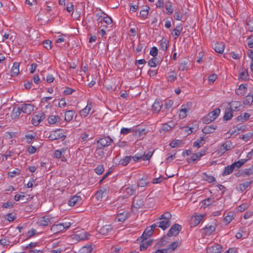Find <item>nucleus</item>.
<instances>
[{"label":"nucleus","mask_w":253,"mask_h":253,"mask_svg":"<svg viewBox=\"0 0 253 253\" xmlns=\"http://www.w3.org/2000/svg\"><path fill=\"white\" fill-rule=\"evenodd\" d=\"M181 144H182L181 140H173L172 142H171L169 144V145L172 148H175L176 147L179 146Z\"/></svg>","instance_id":"3c124183"},{"label":"nucleus","mask_w":253,"mask_h":253,"mask_svg":"<svg viewBox=\"0 0 253 253\" xmlns=\"http://www.w3.org/2000/svg\"><path fill=\"white\" fill-rule=\"evenodd\" d=\"M163 104L161 101L156 99L152 107V111L154 113H158L161 110Z\"/></svg>","instance_id":"ddd939ff"},{"label":"nucleus","mask_w":253,"mask_h":253,"mask_svg":"<svg viewBox=\"0 0 253 253\" xmlns=\"http://www.w3.org/2000/svg\"><path fill=\"white\" fill-rule=\"evenodd\" d=\"M104 152L103 150V148L97 146V148L95 152V156L96 158L101 159L104 157Z\"/></svg>","instance_id":"c756f323"},{"label":"nucleus","mask_w":253,"mask_h":253,"mask_svg":"<svg viewBox=\"0 0 253 253\" xmlns=\"http://www.w3.org/2000/svg\"><path fill=\"white\" fill-rule=\"evenodd\" d=\"M126 192L130 196L134 195L136 192V187L135 185H131L126 189Z\"/></svg>","instance_id":"a19ab883"},{"label":"nucleus","mask_w":253,"mask_h":253,"mask_svg":"<svg viewBox=\"0 0 253 253\" xmlns=\"http://www.w3.org/2000/svg\"><path fill=\"white\" fill-rule=\"evenodd\" d=\"M39 223L41 226H46L49 224L51 223V222L50 218L47 216H43L40 219Z\"/></svg>","instance_id":"393cba45"},{"label":"nucleus","mask_w":253,"mask_h":253,"mask_svg":"<svg viewBox=\"0 0 253 253\" xmlns=\"http://www.w3.org/2000/svg\"><path fill=\"white\" fill-rule=\"evenodd\" d=\"M43 46L47 49L51 48V42L49 40H45L43 42Z\"/></svg>","instance_id":"bf43d9fd"},{"label":"nucleus","mask_w":253,"mask_h":253,"mask_svg":"<svg viewBox=\"0 0 253 253\" xmlns=\"http://www.w3.org/2000/svg\"><path fill=\"white\" fill-rule=\"evenodd\" d=\"M97 16H99L97 20L98 21L99 23H102V22H104L106 23L107 24H110L112 22V18L106 15L105 17L104 18H102V16L99 15L98 13L97 14Z\"/></svg>","instance_id":"6ab92c4d"},{"label":"nucleus","mask_w":253,"mask_h":253,"mask_svg":"<svg viewBox=\"0 0 253 253\" xmlns=\"http://www.w3.org/2000/svg\"><path fill=\"white\" fill-rule=\"evenodd\" d=\"M149 183V181L146 177H142L137 182V186L138 187H146Z\"/></svg>","instance_id":"c9c22d12"},{"label":"nucleus","mask_w":253,"mask_h":253,"mask_svg":"<svg viewBox=\"0 0 253 253\" xmlns=\"http://www.w3.org/2000/svg\"><path fill=\"white\" fill-rule=\"evenodd\" d=\"M198 156H197V154L196 153H194L192 154L191 158L188 159L187 160V161L188 163H190L192 162L194 163L195 161L197 160L198 159Z\"/></svg>","instance_id":"0e129e2a"},{"label":"nucleus","mask_w":253,"mask_h":253,"mask_svg":"<svg viewBox=\"0 0 253 253\" xmlns=\"http://www.w3.org/2000/svg\"><path fill=\"white\" fill-rule=\"evenodd\" d=\"M58 119H59L58 116L52 115L48 117V121L50 124H54L57 121Z\"/></svg>","instance_id":"de8ad7c7"},{"label":"nucleus","mask_w":253,"mask_h":253,"mask_svg":"<svg viewBox=\"0 0 253 253\" xmlns=\"http://www.w3.org/2000/svg\"><path fill=\"white\" fill-rule=\"evenodd\" d=\"M182 229V226L177 223L173 224L169 230L167 235L169 237H171L173 236H177L180 231Z\"/></svg>","instance_id":"7ed1b4c3"},{"label":"nucleus","mask_w":253,"mask_h":253,"mask_svg":"<svg viewBox=\"0 0 253 253\" xmlns=\"http://www.w3.org/2000/svg\"><path fill=\"white\" fill-rule=\"evenodd\" d=\"M247 159H241V160L233 163V165L235 167V169L236 170L239 169L247 162Z\"/></svg>","instance_id":"4c0bfd02"},{"label":"nucleus","mask_w":253,"mask_h":253,"mask_svg":"<svg viewBox=\"0 0 253 253\" xmlns=\"http://www.w3.org/2000/svg\"><path fill=\"white\" fill-rule=\"evenodd\" d=\"M158 227L165 230L170 226V221L166 219L157 222Z\"/></svg>","instance_id":"412c9836"},{"label":"nucleus","mask_w":253,"mask_h":253,"mask_svg":"<svg viewBox=\"0 0 253 253\" xmlns=\"http://www.w3.org/2000/svg\"><path fill=\"white\" fill-rule=\"evenodd\" d=\"M152 233L153 232L151 231V228L147 227L143 232L140 238H142L143 240H146L148 237H149L151 235Z\"/></svg>","instance_id":"2f4dec72"},{"label":"nucleus","mask_w":253,"mask_h":253,"mask_svg":"<svg viewBox=\"0 0 253 253\" xmlns=\"http://www.w3.org/2000/svg\"><path fill=\"white\" fill-rule=\"evenodd\" d=\"M20 107L22 112L27 114H30L34 109V106L31 104H22Z\"/></svg>","instance_id":"0eeeda50"},{"label":"nucleus","mask_w":253,"mask_h":253,"mask_svg":"<svg viewBox=\"0 0 253 253\" xmlns=\"http://www.w3.org/2000/svg\"><path fill=\"white\" fill-rule=\"evenodd\" d=\"M50 229L52 232L56 234L64 230V227L61 223L57 222L51 226Z\"/></svg>","instance_id":"9d476101"},{"label":"nucleus","mask_w":253,"mask_h":253,"mask_svg":"<svg viewBox=\"0 0 253 253\" xmlns=\"http://www.w3.org/2000/svg\"><path fill=\"white\" fill-rule=\"evenodd\" d=\"M44 118L42 114H39L33 116L32 119V123L35 126H37Z\"/></svg>","instance_id":"dca6fc26"},{"label":"nucleus","mask_w":253,"mask_h":253,"mask_svg":"<svg viewBox=\"0 0 253 253\" xmlns=\"http://www.w3.org/2000/svg\"><path fill=\"white\" fill-rule=\"evenodd\" d=\"M247 91V84H241L239 85V88L236 90V94L240 96L245 95Z\"/></svg>","instance_id":"f8f14e48"},{"label":"nucleus","mask_w":253,"mask_h":253,"mask_svg":"<svg viewBox=\"0 0 253 253\" xmlns=\"http://www.w3.org/2000/svg\"><path fill=\"white\" fill-rule=\"evenodd\" d=\"M253 180H250L249 181H246L244 183H241L238 185L237 187L238 190H240L241 191H244L246 189L247 187L253 182Z\"/></svg>","instance_id":"473e14b6"},{"label":"nucleus","mask_w":253,"mask_h":253,"mask_svg":"<svg viewBox=\"0 0 253 253\" xmlns=\"http://www.w3.org/2000/svg\"><path fill=\"white\" fill-rule=\"evenodd\" d=\"M222 250V247L216 244L210 247L208 249V253H220Z\"/></svg>","instance_id":"2eb2a0df"},{"label":"nucleus","mask_w":253,"mask_h":253,"mask_svg":"<svg viewBox=\"0 0 253 253\" xmlns=\"http://www.w3.org/2000/svg\"><path fill=\"white\" fill-rule=\"evenodd\" d=\"M130 161V156H126L120 161V164L123 166H126Z\"/></svg>","instance_id":"79ce46f5"},{"label":"nucleus","mask_w":253,"mask_h":253,"mask_svg":"<svg viewBox=\"0 0 253 253\" xmlns=\"http://www.w3.org/2000/svg\"><path fill=\"white\" fill-rule=\"evenodd\" d=\"M19 62H14L13 64V66L11 69V76L12 77H15L17 76L19 73Z\"/></svg>","instance_id":"a211bd4d"},{"label":"nucleus","mask_w":253,"mask_h":253,"mask_svg":"<svg viewBox=\"0 0 253 253\" xmlns=\"http://www.w3.org/2000/svg\"><path fill=\"white\" fill-rule=\"evenodd\" d=\"M157 59L156 58H152V59H150L148 62V65L151 67H155L156 66V61Z\"/></svg>","instance_id":"052dcab7"},{"label":"nucleus","mask_w":253,"mask_h":253,"mask_svg":"<svg viewBox=\"0 0 253 253\" xmlns=\"http://www.w3.org/2000/svg\"><path fill=\"white\" fill-rule=\"evenodd\" d=\"M150 7L148 6H144L143 8L140 12V16L143 19H145L147 17L150 10Z\"/></svg>","instance_id":"bb28decb"},{"label":"nucleus","mask_w":253,"mask_h":253,"mask_svg":"<svg viewBox=\"0 0 253 253\" xmlns=\"http://www.w3.org/2000/svg\"><path fill=\"white\" fill-rule=\"evenodd\" d=\"M204 144V137H201L198 139L193 144V147L200 148L201 145Z\"/></svg>","instance_id":"37998d69"},{"label":"nucleus","mask_w":253,"mask_h":253,"mask_svg":"<svg viewBox=\"0 0 253 253\" xmlns=\"http://www.w3.org/2000/svg\"><path fill=\"white\" fill-rule=\"evenodd\" d=\"M176 79V74L174 73H173L171 75H169L168 77V81L172 83Z\"/></svg>","instance_id":"774afa93"},{"label":"nucleus","mask_w":253,"mask_h":253,"mask_svg":"<svg viewBox=\"0 0 253 253\" xmlns=\"http://www.w3.org/2000/svg\"><path fill=\"white\" fill-rule=\"evenodd\" d=\"M230 142L227 141L221 145L220 149L221 151H223V153H224L226 151H228L230 149Z\"/></svg>","instance_id":"c03bdc74"},{"label":"nucleus","mask_w":253,"mask_h":253,"mask_svg":"<svg viewBox=\"0 0 253 253\" xmlns=\"http://www.w3.org/2000/svg\"><path fill=\"white\" fill-rule=\"evenodd\" d=\"M95 172L100 175L103 173L104 169L103 165H98L94 169Z\"/></svg>","instance_id":"09e8293b"},{"label":"nucleus","mask_w":253,"mask_h":253,"mask_svg":"<svg viewBox=\"0 0 253 253\" xmlns=\"http://www.w3.org/2000/svg\"><path fill=\"white\" fill-rule=\"evenodd\" d=\"M25 138L26 139V141L28 143H30L35 138V135L34 134H27L25 136Z\"/></svg>","instance_id":"e2e57ef3"},{"label":"nucleus","mask_w":253,"mask_h":253,"mask_svg":"<svg viewBox=\"0 0 253 253\" xmlns=\"http://www.w3.org/2000/svg\"><path fill=\"white\" fill-rule=\"evenodd\" d=\"M243 104L245 105L250 106L253 102V94L249 93L245 98L243 100Z\"/></svg>","instance_id":"aec40b11"},{"label":"nucleus","mask_w":253,"mask_h":253,"mask_svg":"<svg viewBox=\"0 0 253 253\" xmlns=\"http://www.w3.org/2000/svg\"><path fill=\"white\" fill-rule=\"evenodd\" d=\"M112 229L113 228L111 225H106L99 229V232L103 235H108L112 232Z\"/></svg>","instance_id":"4468645a"},{"label":"nucleus","mask_w":253,"mask_h":253,"mask_svg":"<svg viewBox=\"0 0 253 253\" xmlns=\"http://www.w3.org/2000/svg\"><path fill=\"white\" fill-rule=\"evenodd\" d=\"M245 126H236V129L234 131H232L231 132H230V131H229L228 133H230V135H233L234 134V133L236 132V130H237L238 131V132L237 133V134H238L240 132L243 131L245 130Z\"/></svg>","instance_id":"49530a36"},{"label":"nucleus","mask_w":253,"mask_h":253,"mask_svg":"<svg viewBox=\"0 0 253 253\" xmlns=\"http://www.w3.org/2000/svg\"><path fill=\"white\" fill-rule=\"evenodd\" d=\"M91 109V105H87L84 108L81 110L79 112L82 117H85L89 114Z\"/></svg>","instance_id":"cd10ccee"},{"label":"nucleus","mask_w":253,"mask_h":253,"mask_svg":"<svg viewBox=\"0 0 253 253\" xmlns=\"http://www.w3.org/2000/svg\"><path fill=\"white\" fill-rule=\"evenodd\" d=\"M83 203L82 198L77 195L73 196L68 201V205L70 206H80Z\"/></svg>","instance_id":"20e7f679"},{"label":"nucleus","mask_w":253,"mask_h":253,"mask_svg":"<svg viewBox=\"0 0 253 253\" xmlns=\"http://www.w3.org/2000/svg\"><path fill=\"white\" fill-rule=\"evenodd\" d=\"M144 205V201L142 199H134L132 206L136 209L141 208Z\"/></svg>","instance_id":"5701e85b"},{"label":"nucleus","mask_w":253,"mask_h":253,"mask_svg":"<svg viewBox=\"0 0 253 253\" xmlns=\"http://www.w3.org/2000/svg\"><path fill=\"white\" fill-rule=\"evenodd\" d=\"M182 13L180 10L177 9L175 10L174 14V18L176 20H181L182 19Z\"/></svg>","instance_id":"a18cd8bd"},{"label":"nucleus","mask_w":253,"mask_h":253,"mask_svg":"<svg viewBox=\"0 0 253 253\" xmlns=\"http://www.w3.org/2000/svg\"><path fill=\"white\" fill-rule=\"evenodd\" d=\"M129 216V212L128 211H119L116 217V220L118 221L124 222L125 221Z\"/></svg>","instance_id":"6e6552de"},{"label":"nucleus","mask_w":253,"mask_h":253,"mask_svg":"<svg viewBox=\"0 0 253 253\" xmlns=\"http://www.w3.org/2000/svg\"><path fill=\"white\" fill-rule=\"evenodd\" d=\"M203 179L208 181L209 183H212L215 181V178L212 175H208L206 172H204L202 174Z\"/></svg>","instance_id":"f704fd0d"},{"label":"nucleus","mask_w":253,"mask_h":253,"mask_svg":"<svg viewBox=\"0 0 253 253\" xmlns=\"http://www.w3.org/2000/svg\"><path fill=\"white\" fill-rule=\"evenodd\" d=\"M160 48L161 50L165 51L168 48V43L166 41H161L160 42Z\"/></svg>","instance_id":"680f3d73"},{"label":"nucleus","mask_w":253,"mask_h":253,"mask_svg":"<svg viewBox=\"0 0 253 253\" xmlns=\"http://www.w3.org/2000/svg\"><path fill=\"white\" fill-rule=\"evenodd\" d=\"M244 173L247 175H250L253 174V165L251 168L245 169Z\"/></svg>","instance_id":"338daca9"},{"label":"nucleus","mask_w":253,"mask_h":253,"mask_svg":"<svg viewBox=\"0 0 253 253\" xmlns=\"http://www.w3.org/2000/svg\"><path fill=\"white\" fill-rule=\"evenodd\" d=\"M179 70L184 71L188 70L187 62L183 61L180 63Z\"/></svg>","instance_id":"8fccbe9b"},{"label":"nucleus","mask_w":253,"mask_h":253,"mask_svg":"<svg viewBox=\"0 0 253 253\" xmlns=\"http://www.w3.org/2000/svg\"><path fill=\"white\" fill-rule=\"evenodd\" d=\"M92 250L93 249L90 245L84 246L81 249L83 253H90Z\"/></svg>","instance_id":"603ef678"},{"label":"nucleus","mask_w":253,"mask_h":253,"mask_svg":"<svg viewBox=\"0 0 253 253\" xmlns=\"http://www.w3.org/2000/svg\"><path fill=\"white\" fill-rule=\"evenodd\" d=\"M203 215H199L192 216L190 220V225L191 227L197 226L202 220Z\"/></svg>","instance_id":"1a4fd4ad"},{"label":"nucleus","mask_w":253,"mask_h":253,"mask_svg":"<svg viewBox=\"0 0 253 253\" xmlns=\"http://www.w3.org/2000/svg\"><path fill=\"white\" fill-rule=\"evenodd\" d=\"M20 174V170L17 169L15 170L10 171L8 173V176L9 177L12 178L15 175H18Z\"/></svg>","instance_id":"864d4df0"},{"label":"nucleus","mask_w":253,"mask_h":253,"mask_svg":"<svg viewBox=\"0 0 253 253\" xmlns=\"http://www.w3.org/2000/svg\"><path fill=\"white\" fill-rule=\"evenodd\" d=\"M60 132V129L53 131L50 133L48 137L50 140H57L60 138L65 139L66 136Z\"/></svg>","instance_id":"423d86ee"},{"label":"nucleus","mask_w":253,"mask_h":253,"mask_svg":"<svg viewBox=\"0 0 253 253\" xmlns=\"http://www.w3.org/2000/svg\"><path fill=\"white\" fill-rule=\"evenodd\" d=\"M220 112V109L218 108H216L213 111L210 112L205 116L203 119V122L206 124H209L215 120L219 116Z\"/></svg>","instance_id":"f257e3e1"},{"label":"nucleus","mask_w":253,"mask_h":253,"mask_svg":"<svg viewBox=\"0 0 253 253\" xmlns=\"http://www.w3.org/2000/svg\"><path fill=\"white\" fill-rule=\"evenodd\" d=\"M233 117V109L231 108L225 110L223 119L225 121L230 120Z\"/></svg>","instance_id":"a878e982"},{"label":"nucleus","mask_w":253,"mask_h":253,"mask_svg":"<svg viewBox=\"0 0 253 253\" xmlns=\"http://www.w3.org/2000/svg\"><path fill=\"white\" fill-rule=\"evenodd\" d=\"M87 233L85 231H83L82 232L78 234V236H79V240H84L85 239H87Z\"/></svg>","instance_id":"5fc2aeb1"},{"label":"nucleus","mask_w":253,"mask_h":253,"mask_svg":"<svg viewBox=\"0 0 253 253\" xmlns=\"http://www.w3.org/2000/svg\"><path fill=\"white\" fill-rule=\"evenodd\" d=\"M133 131V130L132 128H127L125 127H123L121 130V133L123 134H127L130 132H132Z\"/></svg>","instance_id":"6e6d98bb"},{"label":"nucleus","mask_w":253,"mask_h":253,"mask_svg":"<svg viewBox=\"0 0 253 253\" xmlns=\"http://www.w3.org/2000/svg\"><path fill=\"white\" fill-rule=\"evenodd\" d=\"M214 50L219 53H222L224 49V44L223 42H217L214 45Z\"/></svg>","instance_id":"4be33fe9"},{"label":"nucleus","mask_w":253,"mask_h":253,"mask_svg":"<svg viewBox=\"0 0 253 253\" xmlns=\"http://www.w3.org/2000/svg\"><path fill=\"white\" fill-rule=\"evenodd\" d=\"M234 169H235V167L232 164V165L228 166L224 168V170L222 173V175L223 176L229 175L231 174Z\"/></svg>","instance_id":"b1692460"},{"label":"nucleus","mask_w":253,"mask_h":253,"mask_svg":"<svg viewBox=\"0 0 253 253\" xmlns=\"http://www.w3.org/2000/svg\"><path fill=\"white\" fill-rule=\"evenodd\" d=\"M216 128V125L206 126L202 129V132L206 134L212 133Z\"/></svg>","instance_id":"f3484780"},{"label":"nucleus","mask_w":253,"mask_h":253,"mask_svg":"<svg viewBox=\"0 0 253 253\" xmlns=\"http://www.w3.org/2000/svg\"><path fill=\"white\" fill-rule=\"evenodd\" d=\"M192 106V103L191 102H188L181 106L179 114L180 119H184L187 116V113L191 109Z\"/></svg>","instance_id":"f03ea898"},{"label":"nucleus","mask_w":253,"mask_h":253,"mask_svg":"<svg viewBox=\"0 0 253 253\" xmlns=\"http://www.w3.org/2000/svg\"><path fill=\"white\" fill-rule=\"evenodd\" d=\"M214 202V200L213 198H209L207 199L204 200V205L209 206L211 205L212 203Z\"/></svg>","instance_id":"13d9d810"},{"label":"nucleus","mask_w":253,"mask_h":253,"mask_svg":"<svg viewBox=\"0 0 253 253\" xmlns=\"http://www.w3.org/2000/svg\"><path fill=\"white\" fill-rule=\"evenodd\" d=\"M152 240H149L146 242H143L140 245V251H144L146 250L148 247L150 246V245L152 244Z\"/></svg>","instance_id":"ea45409f"},{"label":"nucleus","mask_w":253,"mask_h":253,"mask_svg":"<svg viewBox=\"0 0 253 253\" xmlns=\"http://www.w3.org/2000/svg\"><path fill=\"white\" fill-rule=\"evenodd\" d=\"M216 225L215 223L212 225H207L205 227L203 228V230L205 231V234L206 235H211L213 232L215 231Z\"/></svg>","instance_id":"9b49d317"},{"label":"nucleus","mask_w":253,"mask_h":253,"mask_svg":"<svg viewBox=\"0 0 253 253\" xmlns=\"http://www.w3.org/2000/svg\"><path fill=\"white\" fill-rule=\"evenodd\" d=\"M158 53V50L155 46L152 47L150 49V54L154 57H156Z\"/></svg>","instance_id":"4d7b16f0"},{"label":"nucleus","mask_w":253,"mask_h":253,"mask_svg":"<svg viewBox=\"0 0 253 253\" xmlns=\"http://www.w3.org/2000/svg\"><path fill=\"white\" fill-rule=\"evenodd\" d=\"M75 115V112L73 110H68L65 113V120L67 122H70L73 118Z\"/></svg>","instance_id":"c85d7f7f"},{"label":"nucleus","mask_w":253,"mask_h":253,"mask_svg":"<svg viewBox=\"0 0 253 253\" xmlns=\"http://www.w3.org/2000/svg\"><path fill=\"white\" fill-rule=\"evenodd\" d=\"M112 142L113 140L110 137L107 136L99 139L97 140V143L98 147L104 148L110 145Z\"/></svg>","instance_id":"39448f33"},{"label":"nucleus","mask_w":253,"mask_h":253,"mask_svg":"<svg viewBox=\"0 0 253 253\" xmlns=\"http://www.w3.org/2000/svg\"><path fill=\"white\" fill-rule=\"evenodd\" d=\"M21 112L20 107L13 108L11 113V117L12 119L18 118Z\"/></svg>","instance_id":"72a5a7b5"},{"label":"nucleus","mask_w":253,"mask_h":253,"mask_svg":"<svg viewBox=\"0 0 253 253\" xmlns=\"http://www.w3.org/2000/svg\"><path fill=\"white\" fill-rule=\"evenodd\" d=\"M252 133L249 132L246 134H242L240 137V138L247 141L252 136Z\"/></svg>","instance_id":"69168bd1"},{"label":"nucleus","mask_w":253,"mask_h":253,"mask_svg":"<svg viewBox=\"0 0 253 253\" xmlns=\"http://www.w3.org/2000/svg\"><path fill=\"white\" fill-rule=\"evenodd\" d=\"M165 7L166 9V13L168 15H171L173 12L172 2L169 0L166 2Z\"/></svg>","instance_id":"e433bc0d"},{"label":"nucleus","mask_w":253,"mask_h":253,"mask_svg":"<svg viewBox=\"0 0 253 253\" xmlns=\"http://www.w3.org/2000/svg\"><path fill=\"white\" fill-rule=\"evenodd\" d=\"M180 244L181 242L178 241L170 244L168 246L169 249L170 250V252H172L175 250L178 247L180 246Z\"/></svg>","instance_id":"58836bf2"},{"label":"nucleus","mask_w":253,"mask_h":253,"mask_svg":"<svg viewBox=\"0 0 253 253\" xmlns=\"http://www.w3.org/2000/svg\"><path fill=\"white\" fill-rule=\"evenodd\" d=\"M234 219V213L229 211L227 213V215L224 218L223 221L226 225L229 224Z\"/></svg>","instance_id":"7c9ffc66"}]
</instances>
